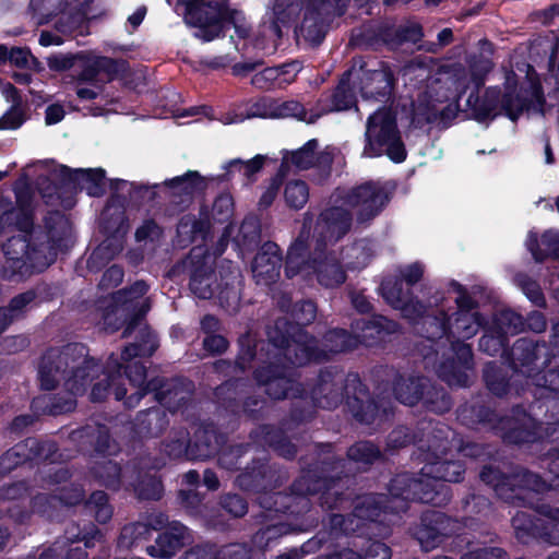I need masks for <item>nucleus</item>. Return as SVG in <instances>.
I'll list each match as a JSON object with an SVG mask.
<instances>
[{
    "label": "nucleus",
    "instance_id": "f257e3e1",
    "mask_svg": "<svg viewBox=\"0 0 559 559\" xmlns=\"http://www.w3.org/2000/svg\"><path fill=\"white\" fill-rule=\"evenodd\" d=\"M21 212L15 205L8 211L0 223V233L7 228L16 229L23 235L12 236L2 246L4 264L2 277L8 281H23L35 273H41L67 249L70 235V221L58 210L44 216V225L35 226L32 216L22 224Z\"/></svg>",
    "mask_w": 559,
    "mask_h": 559
},
{
    "label": "nucleus",
    "instance_id": "f03ea898",
    "mask_svg": "<svg viewBox=\"0 0 559 559\" xmlns=\"http://www.w3.org/2000/svg\"><path fill=\"white\" fill-rule=\"evenodd\" d=\"M316 457L301 469L289 486V492L269 491L261 500L263 516L282 520L283 515H297L309 509V496H318L324 511L350 506L352 492L337 488L345 460L335 452L332 442H318Z\"/></svg>",
    "mask_w": 559,
    "mask_h": 559
},
{
    "label": "nucleus",
    "instance_id": "7ed1b4c3",
    "mask_svg": "<svg viewBox=\"0 0 559 559\" xmlns=\"http://www.w3.org/2000/svg\"><path fill=\"white\" fill-rule=\"evenodd\" d=\"M99 370L98 360L88 355V347L82 343H69L60 349L49 348L40 358L39 386L52 391L63 380L67 393L43 395L35 400V404L52 416L73 412L75 397L85 394L92 381L99 377Z\"/></svg>",
    "mask_w": 559,
    "mask_h": 559
},
{
    "label": "nucleus",
    "instance_id": "20e7f679",
    "mask_svg": "<svg viewBox=\"0 0 559 559\" xmlns=\"http://www.w3.org/2000/svg\"><path fill=\"white\" fill-rule=\"evenodd\" d=\"M308 394L323 409H334L345 401L353 418L361 425H372L392 414L389 402L372 397L357 372L345 376L336 367L321 369Z\"/></svg>",
    "mask_w": 559,
    "mask_h": 559
},
{
    "label": "nucleus",
    "instance_id": "39448f33",
    "mask_svg": "<svg viewBox=\"0 0 559 559\" xmlns=\"http://www.w3.org/2000/svg\"><path fill=\"white\" fill-rule=\"evenodd\" d=\"M288 312L290 319L281 317L266 326L269 344L297 367L325 360V352L320 348L318 338L306 330L317 318V304L301 299Z\"/></svg>",
    "mask_w": 559,
    "mask_h": 559
},
{
    "label": "nucleus",
    "instance_id": "423d86ee",
    "mask_svg": "<svg viewBox=\"0 0 559 559\" xmlns=\"http://www.w3.org/2000/svg\"><path fill=\"white\" fill-rule=\"evenodd\" d=\"M98 364L100 367L99 374L102 373L103 378L92 386L90 397L94 403L104 402L111 394L117 401L123 400L124 402L129 397L126 380L135 391L145 386L148 382L146 381V366L142 361L122 364L115 354H111L105 366L99 361Z\"/></svg>",
    "mask_w": 559,
    "mask_h": 559
},
{
    "label": "nucleus",
    "instance_id": "0eeeda50",
    "mask_svg": "<svg viewBox=\"0 0 559 559\" xmlns=\"http://www.w3.org/2000/svg\"><path fill=\"white\" fill-rule=\"evenodd\" d=\"M383 154L395 164L403 163L407 157L396 117L388 110L376 111L368 117L362 153L367 157Z\"/></svg>",
    "mask_w": 559,
    "mask_h": 559
},
{
    "label": "nucleus",
    "instance_id": "6e6552de",
    "mask_svg": "<svg viewBox=\"0 0 559 559\" xmlns=\"http://www.w3.org/2000/svg\"><path fill=\"white\" fill-rule=\"evenodd\" d=\"M185 5V21L195 27V37L203 41H212L224 36L226 24H235V9H230L228 0H178Z\"/></svg>",
    "mask_w": 559,
    "mask_h": 559
},
{
    "label": "nucleus",
    "instance_id": "1a4fd4ad",
    "mask_svg": "<svg viewBox=\"0 0 559 559\" xmlns=\"http://www.w3.org/2000/svg\"><path fill=\"white\" fill-rule=\"evenodd\" d=\"M388 491L391 497L404 502V511L407 509V501L440 508L445 507L452 499L450 486H436L435 480L427 479L423 471L420 475L411 472L394 475L388 485Z\"/></svg>",
    "mask_w": 559,
    "mask_h": 559
},
{
    "label": "nucleus",
    "instance_id": "9d476101",
    "mask_svg": "<svg viewBox=\"0 0 559 559\" xmlns=\"http://www.w3.org/2000/svg\"><path fill=\"white\" fill-rule=\"evenodd\" d=\"M535 511L546 520L526 511H518L512 516L511 524L516 539L524 545L532 542L559 545V507L539 503Z\"/></svg>",
    "mask_w": 559,
    "mask_h": 559
},
{
    "label": "nucleus",
    "instance_id": "9b49d317",
    "mask_svg": "<svg viewBox=\"0 0 559 559\" xmlns=\"http://www.w3.org/2000/svg\"><path fill=\"white\" fill-rule=\"evenodd\" d=\"M349 0H306L300 34L312 47L324 40L335 17L346 13Z\"/></svg>",
    "mask_w": 559,
    "mask_h": 559
},
{
    "label": "nucleus",
    "instance_id": "f8f14e48",
    "mask_svg": "<svg viewBox=\"0 0 559 559\" xmlns=\"http://www.w3.org/2000/svg\"><path fill=\"white\" fill-rule=\"evenodd\" d=\"M59 445L55 440L28 437L8 449L0 456V475L4 476L19 466L34 467L57 460Z\"/></svg>",
    "mask_w": 559,
    "mask_h": 559
},
{
    "label": "nucleus",
    "instance_id": "ddd939ff",
    "mask_svg": "<svg viewBox=\"0 0 559 559\" xmlns=\"http://www.w3.org/2000/svg\"><path fill=\"white\" fill-rule=\"evenodd\" d=\"M252 377L259 386L264 388L265 394L275 401L301 397L306 393L305 385L296 379L294 368L284 364L271 361L259 366Z\"/></svg>",
    "mask_w": 559,
    "mask_h": 559
},
{
    "label": "nucleus",
    "instance_id": "4468645a",
    "mask_svg": "<svg viewBox=\"0 0 559 559\" xmlns=\"http://www.w3.org/2000/svg\"><path fill=\"white\" fill-rule=\"evenodd\" d=\"M462 531L460 520L438 510H426L419 522L411 527L412 536L425 551L438 548L447 538Z\"/></svg>",
    "mask_w": 559,
    "mask_h": 559
},
{
    "label": "nucleus",
    "instance_id": "2eb2a0df",
    "mask_svg": "<svg viewBox=\"0 0 559 559\" xmlns=\"http://www.w3.org/2000/svg\"><path fill=\"white\" fill-rule=\"evenodd\" d=\"M183 267L189 274L190 290L200 299H211L217 281L216 254L205 246H195L183 260Z\"/></svg>",
    "mask_w": 559,
    "mask_h": 559
},
{
    "label": "nucleus",
    "instance_id": "dca6fc26",
    "mask_svg": "<svg viewBox=\"0 0 559 559\" xmlns=\"http://www.w3.org/2000/svg\"><path fill=\"white\" fill-rule=\"evenodd\" d=\"M397 79L385 61H364L359 66L358 86L366 99L388 103L394 95Z\"/></svg>",
    "mask_w": 559,
    "mask_h": 559
},
{
    "label": "nucleus",
    "instance_id": "f3484780",
    "mask_svg": "<svg viewBox=\"0 0 559 559\" xmlns=\"http://www.w3.org/2000/svg\"><path fill=\"white\" fill-rule=\"evenodd\" d=\"M150 393L154 394V400L158 404L173 412L177 411L186 400V392L180 379L155 377L148 380L145 386L130 394L124 401V406L127 408H134Z\"/></svg>",
    "mask_w": 559,
    "mask_h": 559
},
{
    "label": "nucleus",
    "instance_id": "a211bd4d",
    "mask_svg": "<svg viewBox=\"0 0 559 559\" xmlns=\"http://www.w3.org/2000/svg\"><path fill=\"white\" fill-rule=\"evenodd\" d=\"M548 347L545 343L521 337L512 347H509L506 359L513 371L531 377L548 365Z\"/></svg>",
    "mask_w": 559,
    "mask_h": 559
},
{
    "label": "nucleus",
    "instance_id": "6ab92c4d",
    "mask_svg": "<svg viewBox=\"0 0 559 559\" xmlns=\"http://www.w3.org/2000/svg\"><path fill=\"white\" fill-rule=\"evenodd\" d=\"M245 492L266 493L281 485L280 471L266 457H254L235 478Z\"/></svg>",
    "mask_w": 559,
    "mask_h": 559
},
{
    "label": "nucleus",
    "instance_id": "aec40b11",
    "mask_svg": "<svg viewBox=\"0 0 559 559\" xmlns=\"http://www.w3.org/2000/svg\"><path fill=\"white\" fill-rule=\"evenodd\" d=\"M391 200V192L379 182L367 181L352 188L345 195V203L359 207L358 219L370 221L378 216Z\"/></svg>",
    "mask_w": 559,
    "mask_h": 559
},
{
    "label": "nucleus",
    "instance_id": "412c9836",
    "mask_svg": "<svg viewBox=\"0 0 559 559\" xmlns=\"http://www.w3.org/2000/svg\"><path fill=\"white\" fill-rule=\"evenodd\" d=\"M379 292L382 298L393 309L400 310L405 319H414L425 310V304L414 295L399 275L384 276Z\"/></svg>",
    "mask_w": 559,
    "mask_h": 559
},
{
    "label": "nucleus",
    "instance_id": "4be33fe9",
    "mask_svg": "<svg viewBox=\"0 0 559 559\" xmlns=\"http://www.w3.org/2000/svg\"><path fill=\"white\" fill-rule=\"evenodd\" d=\"M350 79L352 71L347 70L341 75L332 91L321 94L314 107L311 108L310 122H316L319 118L331 112L346 111L357 107V97Z\"/></svg>",
    "mask_w": 559,
    "mask_h": 559
},
{
    "label": "nucleus",
    "instance_id": "5701e85b",
    "mask_svg": "<svg viewBox=\"0 0 559 559\" xmlns=\"http://www.w3.org/2000/svg\"><path fill=\"white\" fill-rule=\"evenodd\" d=\"M354 485V478L349 477L346 473V463L343 466V472L340 475L337 488L342 491H350L352 500L350 506L344 509H334L333 511H345L353 508V511L360 518L366 525L367 522H377L380 516L386 512L388 497L378 493H367L357 496L356 490L350 485Z\"/></svg>",
    "mask_w": 559,
    "mask_h": 559
},
{
    "label": "nucleus",
    "instance_id": "b1692460",
    "mask_svg": "<svg viewBox=\"0 0 559 559\" xmlns=\"http://www.w3.org/2000/svg\"><path fill=\"white\" fill-rule=\"evenodd\" d=\"M495 435L506 444H533L543 441V426L525 412L522 418L502 415Z\"/></svg>",
    "mask_w": 559,
    "mask_h": 559
},
{
    "label": "nucleus",
    "instance_id": "393cba45",
    "mask_svg": "<svg viewBox=\"0 0 559 559\" xmlns=\"http://www.w3.org/2000/svg\"><path fill=\"white\" fill-rule=\"evenodd\" d=\"M460 423L476 431L492 432L495 435L502 415L493 403L484 397L472 399L456 409Z\"/></svg>",
    "mask_w": 559,
    "mask_h": 559
},
{
    "label": "nucleus",
    "instance_id": "a878e982",
    "mask_svg": "<svg viewBox=\"0 0 559 559\" xmlns=\"http://www.w3.org/2000/svg\"><path fill=\"white\" fill-rule=\"evenodd\" d=\"M400 329L396 321L381 314L355 319L352 322V330L356 333L358 345L366 347H381L393 334L400 332Z\"/></svg>",
    "mask_w": 559,
    "mask_h": 559
},
{
    "label": "nucleus",
    "instance_id": "bb28decb",
    "mask_svg": "<svg viewBox=\"0 0 559 559\" xmlns=\"http://www.w3.org/2000/svg\"><path fill=\"white\" fill-rule=\"evenodd\" d=\"M135 479L132 483L133 490L140 500L157 501L163 497L164 485L156 471L159 468L157 459L150 456H136L131 461Z\"/></svg>",
    "mask_w": 559,
    "mask_h": 559
},
{
    "label": "nucleus",
    "instance_id": "cd10ccee",
    "mask_svg": "<svg viewBox=\"0 0 559 559\" xmlns=\"http://www.w3.org/2000/svg\"><path fill=\"white\" fill-rule=\"evenodd\" d=\"M72 437L78 442L79 450L92 456L115 455L120 450L105 424H87L73 431Z\"/></svg>",
    "mask_w": 559,
    "mask_h": 559
},
{
    "label": "nucleus",
    "instance_id": "c85d7f7f",
    "mask_svg": "<svg viewBox=\"0 0 559 559\" xmlns=\"http://www.w3.org/2000/svg\"><path fill=\"white\" fill-rule=\"evenodd\" d=\"M350 225L352 216L348 211L340 206L325 209L316 225V245L326 247L328 243L337 242L348 233Z\"/></svg>",
    "mask_w": 559,
    "mask_h": 559
},
{
    "label": "nucleus",
    "instance_id": "c756f323",
    "mask_svg": "<svg viewBox=\"0 0 559 559\" xmlns=\"http://www.w3.org/2000/svg\"><path fill=\"white\" fill-rule=\"evenodd\" d=\"M53 297L52 288L47 283H37L32 288L20 293L11 298L7 307H0V318L4 326L9 325L17 318L23 316L28 308L39 306Z\"/></svg>",
    "mask_w": 559,
    "mask_h": 559
},
{
    "label": "nucleus",
    "instance_id": "7c9ffc66",
    "mask_svg": "<svg viewBox=\"0 0 559 559\" xmlns=\"http://www.w3.org/2000/svg\"><path fill=\"white\" fill-rule=\"evenodd\" d=\"M317 276L318 283L326 288H335L346 281L340 260L333 252H326V247L316 245L310 258V266Z\"/></svg>",
    "mask_w": 559,
    "mask_h": 559
},
{
    "label": "nucleus",
    "instance_id": "2f4dec72",
    "mask_svg": "<svg viewBox=\"0 0 559 559\" xmlns=\"http://www.w3.org/2000/svg\"><path fill=\"white\" fill-rule=\"evenodd\" d=\"M249 440L251 445L272 449L278 456L286 460H294L297 455V447L290 441L285 430L274 425L263 424L252 429Z\"/></svg>",
    "mask_w": 559,
    "mask_h": 559
},
{
    "label": "nucleus",
    "instance_id": "473e14b6",
    "mask_svg": "<svg viewBox=\"0 0 559 559\" xmlns=\"http://www.w3.org/2000/svg\"><path fill=\"white\" fill-rule=\"evenodd\" d=\"M425 463L421 471L427 479H433L436 486H448L447 483H461L465 478L466 465L463 460L449 459V454L438 455V459L423 457Z\"/></svg>",
    "mask_w": 559,
    "mask_h": 559
},
{
    "label": "nucleus",
    "instance_id": "72a5a7b5",
    "mask_svg": "<svg viewBox=\"0 0 559 559\" xmlns=\"http://www.w3.org/2000/svg\"><path fill=\"white\" fill-rule=\"evenodd\" d=\"M81 180V168L71 169L66 165H61L58 169L50 174L45 180H41V193L44 198L57 197L61 199L63 194L69 193L71 197L79 190ZM74 204L73 198L67 199V207Z\"/></svg>",
    "mask_w": 559,
    "mask_h": 559
},
{
    "label": "nucleus",
    "instance_id": "f704fd0d",
    "mask_svg": "<svg viewBox=\"0 0 559 559\" xmlns=\"http://www.w3.org/2000/svg\"><path fill=\"white\" fill-rule=\"evenodd\" d=\"M283 257L280 247L272 241L263 243L252 261V272L258 282L275 283L281 275Z\"/></svg>",
    "mask_w": 559,
    "mask_h": 559
},
{
    "label": "nucleus",
    "instance_id": "c9c22d12",
    "mask_svg": "<svg viewBox=\"0 0 559 559\" xmlns=\"http://www.w3.org/2000/svg\"><path fill=\"white\" fill-rule=\"evenodd\" d=\"M218 273L219 282H215V295L211 299L217 300L218 305L226 311H236L240 304V290L237 287L239 273L230 261H227V265H222Z\"/></svg>",
    "mask_w": 559,
    "mask_h": 559
},
{
    "label": "nucleus",
    "instance_id": "e433bc0d",
    "mask_svg": "<svg viewBox=\"0 0 559 559\" xmlns=\"http://www.w3.org/2000/svg\"><path fill=\"white\" fill-rule=\"evenodd\" d=\"M421 430L426 432V449L419 448L421 459L432 456L436 460L438 455L451 453L454 431L449 425L440 420H430Z\"/></svg>",
    "mask_w": 559,
    "mask_h": 559
},
{
    "label": "nucleus",
    "instance_id": "4c0bfd02",
    "mask_svg": "<svg viewBox=\"0 0 559 559\" xmlns=\"http://www.w3.org/2000/svg\"><path fill=\"white\" fill-rule=\"evenodd\" d=\"M188 528L179 523L173 522L162 533H158L155 543L146 546V552L153 558L169 559L185 546Z\"/></svg>",
    "mask_w": 559,
    "mask_h": 559
},
{
    "label": "nucleus",
    "instance_id": "58836bf2",
    "mask_svg": "<svg viewBox=\"0 0 559 559\" xmlns=\"http://www.w3.org/2000/svg\"><path fill=\"white\" fill-rule=\"evenodd\" d=\"M500 87L489 86L483 95L469 93L466 99V107L469 111V118L478 123L490 122L499 115Z\"/></svg>",
    "mask_w": 559,
    "mask_h": 559
},
{
    "label": "nucleus",
    "instance_id": "ea45409f",
    "mask_svg": "<svg viewBox=\"0 0 559 559\" xmlns=\"http://www.w3.org/2000/svg\"><path fill=\"white\" fill-rule=\"evenodd\" d=\"M559 485H554L546 481L538 473H534L527 468H518L510 473L508 493L510 495L509 501L514 500L523 501L524 491H533L536 493L547 492Z\"/></svg>",
    "mask_w": 559,
    "mask_h": 559
},
{
    "label": "nucleus",
    "instance_id": "a19ab883",
    "mask_svg": "<svg viewBox=\"0 0 559 559\" xmlns=\"http://www.w3.org/2000/svg\"><path fill=\"white\" fill-rule=\"evenodd\" d=\"M408 320L416 325L419 335L428 341L436 342L443 337L450 340L451 317L443 309H437L431 313L425 309L420 316Z\"/></svg>",
    "mask_w": 559,
    "mask_h": 559
},
{
    "label": "nucleus",
    "instance_id": "79ce46f5",
    "mask_svg": "<svg viewBox=\"0 0 559 559\" xmlns=\"http://www.w3.org/2000/svg\"><path fill=\"white\" fill-rule=\"evenodd\" d=\"M167 413L160 406L140 411L132 421V431L140 439L159 437L168 427Z\"/></svg>",
    "mask_w": 559,
    "mask_h": 559
},
{
    "label": "nucleus",
    "instance_id": "37998d69",
    "mask_svg": "<svg viewBox=\"0 0 559 559\" xmlns=\"http://www.w3.org/2000/svg\"><path fill=\"white\" fill-rule=\"evenodd\" d=\"M190 461H205L216 455L223 442V435L213 427H203L189 438Z\"/></svg>",
    "mask_w": 559,
    "mask_h": 559
},
{
    "label": "nucleus",
    "instance_id": "c03bdc74",
    "mask_svg": "<svg viewBox=\"0 0 559 559\" xmlns=\"http://www.w3.org/2000/svg\"><path fill=\"white\" fill-rule=\"evenodd\" d=\"M427 383V377L425 376H408L405 377L401 373H396L392 391L394 397L403 405L416 406L419 405L423 399V390Z\"/></svg>",
    "mask_w": 559,
    "mask_h": 559
},
{
    "label": "nucleus",
    "instance_id": "a18cd8bd",
    "mask_svg": "<svg viewBox=\"0 0 559 559\" xmlns=\"http://www.w3.org/2000/svg\"><path fill=\"white\" fill-rule=\"evenodd\" d=\"M457 510L465 514L460 521L463 528L473 526L475 520L488 519L493 509L492 502L488 497L469 492L461 499Z\"/></svg>",
    "mask_w": 559,
    "mask_h": 559
},
{
    "label": "nucleus",
    "instance_id": "49530a36",
    "mask_svg": "<svg viewBox=\"0 0 559 559\" xmlns=\"http://www.w3.org/2000/svg\"><path fill=\"white\" fill-rule=\"evenodd\" d=\"M306 10V0H275L273 20L270 29L277 37H283L282 27H290L301 10Z\"/></svg>",
    "mask_w": 559,
    "mask_h": 559
},
{
    "label": "nucleus",
    "instance_id": "de8ad7c7",
    "mask_svg": "<svg viewBox=\"0 0 559 559\" xmlns=\"http://www.w3.org/2000/svg\"><path fill=\"white\" fill-rule=\"evenodd\" d=\"M308 239L300 234L288 247L284 272L287 278H293L301 271L309 269L310 258Z\"/></svg>",
    "mask_w": 559,
    "mask_h": 559
},
{
    "label": "nucleus",
    "instance_id": "09e8293b",
    "mask_svg": "<svg viewBox=\"0 0 559 559\" xmlns=\"http://www.w3.org/2000/svg\"><path fill=\"white\" fill-rule=\"evenodd\" d=\"M248 384L246 378H229L214 389L213 395L219 407L227 413L238 415V405L241 399L240 388Z\"/></svg>",
    "mask_w": 559,
    "mask_h": 559
},
{
    "label": "nucleus",
    "instance_id": "8fccbe9b",
    "mask_svg": "<svg viewBox=\"0 0 559 559\" xmlns=\"http://www.w3.org/2000/svg\"><path fill=\"white\" fill-rule=\"evenodd\" d=\"M176 231L180 242L204 241L211 231V223L207 216L197 218L195 215L189 213L179 218Z\"/></svg>",
    "mask_w": 559,
    "mask_h": 559
},
{
    "label": "nucleus",
    "instance_id": "3c124183",
    "mask_svg": "<svg viewBox=\"0 0 559 559\" xmlns=\"http://www.w3.org/2000/svg\"><path fill=\"white\" fill-rule=\"evenodd\" d=\"M340 456L343 459L342 455ZM383 459L384 455L381 449L371 440H358L354 442L347 448L346 459L344 457L346 465L349 461L365 471Z\"/></svg>",
    "mask_w": 559,
    "mask_h": 559
},
{
    "label": "nucleus",
    "instance_id": "603ef678",
    "mask_svg": "<svg viewBox=\"0 0 559 559\" xmlns=\"http://www.w3.org/2000/svg\"><path fill=\"white\" fill-rule=\"evenodd\" d=\"M527 249L536 262L543 263L549 258L559 260V231L546 230L540 239L531 233Z\"/></svg>",
    "mask_w": 559,
    "mask_h": 559
},
{
    "label": "nucleus",
    "instance_id": "864d4df0",
    "mask_svg": "<svg viewBox=\"0 0 559 559\" xmlns=\"http://www.w3.org/2000/svg\"><path fill=\"white\" fill-rule=\"evenodd\" d=\"M425 386L427 388L423 390V399L419 402L423 408L438 415L445 414L452 408V396L445 388L432 382L429 378Z\"/></svg>",
    "mask_w": 559,
    "mask_h": 559
},
{
    "label": "nucleus",
    "instance_id": "5fc2aeb1",
    "mask_svg": "<svg viewBox=\"0 0 559 559\" xmlns=\"http://www.w3.org/2000/svg\"><path fill=\"white\" fill-rule=\"evenodd\" d=\"M96 310L100 312L99 323L103 329L107 333H115L123 328L122 312L129 309L110 294L96 301Z\"/></svg>",
    "mask_w": 559,
    "mask_h": 559
},
{
    "label": "nucleus",
    "instance_id": "6e6d98bb",
    "mask_svg": "<svg viewBox=\"0 0 559 559\" xmlns=\"http://www.w3.org/2000/svg\"><path fill=\"white\" fill-rule=\"evenodd\" d=\"M357 346L358 338L356 333L353 334L345 329L335 328L324 333L323 347L320 346V348L325 352V361H328L331 359V355L352 352Z\"/></svg>",
    "mask_w": 559,
    "mask_h": 559
},
{
    "label": "nucleus",
    "instance_id": "4d7b16f0",
    "mask_svg": "<svg viewBox=\"0 0 559 559\" xmlns=\"http://www.w3.org/2000/svg\"><path fill=\"white\" fill-rule=\"evenodd\" d=\"M531 106L532 99L518 92L516 84H508L504 92L500 91V115L508 117L511 121H516Z\"/></svg>",
    "mask_w": 559,
    "mask_h": 559
},
{
    "label": "nucleus",
    "instance_id": "13d9d810",
    "mask_svg": "<svg viewBox=\"0 0 559 559\" xmlns=\"http://www.w3.org/2000/svg\"><path fill=\"white\" fill-rule=\"evenodd\" d=\"M112 200L114 195L110 197L102 213L100 229L108 237H124L129 230V218L122 206L115 207L111 211Z\"/></svg>",
    "mask_w": 559,
    "mask_h": 559
},
{
    "label": "nucleus",
    "instance_id": "bf43d9fd",
    "mask_svg": "<svg viewBox=\"0 0 559 559\" xmlns=\"http://www.w3.org/2000/svg\"><path fill=\"white\" fill-rule=\"evenodd\" d=\"M454 319L451 322L452 332L449 336L451 338L468 340L473 337L480 328H484L487 323L486 318L480 312L464 313L454 312Z\"/></svg>",
    "mask_w": 559,
    "mask_h": 559
},
{
    "label": "nucleus",
    "instance_id": "052dcab7",
    "mask_svg": "<svg viewBox=\"0 0 559 559\" xmlns=\"http://www.w3.org/2000/svg\"><path fill=\"white\" fill-rule=\"evenodd\" d=\"M483 380L486 389L497 397H503L510 392L511 385L508 371L495 361L485 364Z\"/></svg>",
    "mask_w": 559,
    "mask_h": 559
},
{
    "label": "nucleus",
    "instance_id": "680f3d73",
    "mask_svg": "<svg viewBox=\"0 0 559 559\" xmlns=\"http://www.w3.org/2000/svg\"><path fill=\"white\" fill-rule=\"evenodd\" d=\"M164 183L170 189L178 190V195L187 200L207 188L205 179L197 170H188L185 175L167 179Z\"/></svg>",
    "mask_w": 559,
    "mask_h": 559
},
{
    "label": "nucleus",
    "instance_id": "e2e57ef3",
    "mask_svg": "<svg viewBox=\"0 0 559 559\" xmlns=\"http://www.w3.org/2000/svg\"><path fill=\"white\" fill-rule=\"evenodd\" d=\"M31 509L34 514L49 521L60 523L66 518V510L61 507L56 496L51 493H37L31 500Z\"/></svg>",
    "mask_w": 559,
    "mask_h": 559
},
{
    "label": "nucleus",
    "instance_id": "0e129e2a",
    "mask_svg": "<svg viewBox=\"0 0 559 559\" xmlns=\"http://www.w3.org/2000/svg\"><path fill=\"white\" fill-rule=\"evenodd\" d=\"M478 348L489 356L501 355L506 357L509 350V337L504 331L491 323L484 330V334L478 342Z\"/></svg>",
    "mask_w": 559,
    "mask_h": 559
},
{
    "label": "nucleus",
    "instance_id": "69168bd1",
    "mask_svg": "<svg viewBox=\"0 0 559 559\" xmlns=\"http://www.w3.org/2000/svg\"><path fill=\"white\" fill-rule=\"evenodd\" d=\"M152 527L144 522L126 524L119 534L117 545L119 548L133 549L142 546L152 537Z\"/></svg>",
    "mask_w": 559,
    "mask_h": 559
},
{
    "label": "nucleus",
    "instance_id": "338daca9",
    "mask_svg": "<svg viewBox=\"0 0 559 559\" xmlns=\"http://www.w3.org/2000/svg\"><path fill=\"white\" fill-rule=\"evenodd\" d=\"M359 554L360 559H391L392 550L383 542L356 536L348 546Z\"/></svg>",
    "mask_w": 559,
    "mask_h": 559
},
{
    "label": "nucleus",
    "instance_id": "774afa93",
    "mask_svg": "<svg viewBox=\"0 0 559 559\" xmlns=\"http://www.w3.org/2000/svg\"><path fill=\"white\" fill-rule=\"evenodd\" d=\"M469 367L461 365L457 359L444 358L438 366V377L450 386L466 388L468 385L467 371Z\"/></svg>",
    "mask_w": 559,
    "mask_h": 559
}]
</instances>
